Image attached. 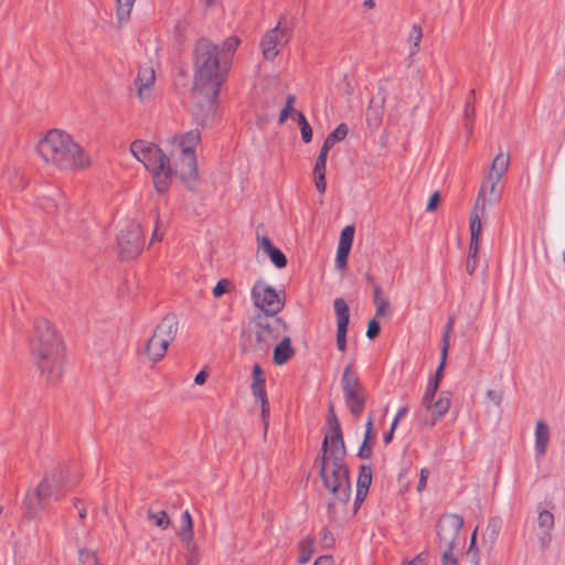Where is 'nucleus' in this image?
I'll return each instance as SVG.
<instances>
[{
	"mask_svg": "<svg viewBox=\"0 0 565 565\" xmlns=\"http://www.w3.org/2000/svg\"><path fill=\"white\" fill-rule=\"evenodd\" d=\"M228 67V55H221L218 45L207 39L199 40L194 49L193 90L218 96Z\"/></svg>",
	"mask_w": 565,
	"mask_h": 565,
	"instance_id": "f257e3e1",
	"label": "nucleus"
},
{
	"mask_svg": "<svg viewBox=\"0 0 565 565\" xmlns=\"http://www.w3.org/2000/svg\"><path fill=\"white\" fill-rule=\"evenodd\" d=\"M34 364L50 382H56L63 374L64 348L52 323L41 319L35 322L31 340Z\"/></svg>",
	"mask_w": 565,
	"mask_h": 565,
	"instance_id": "f03ea898",
	"label": "nucleus"
},
{
	"mask_svg": "<svg viewBox=\"0 0 565 565\" xmlns=\"http://www.w3.org/2000/svg\"><path fill=\"white\" fill-rule=\"evenodd\" d=\"M38 151L47 167L57 170L84 169L90 164L84 149L64 130L52 129L40 140Z\"/></svg>",
	"mask_w": 565,
	"mask_h": 565,
	"instance_id": "7ed1b4c3",
	"label": "nucleus"
},
{
	"mask_svg": "<svg viewBox=\"0 0 565 565\" xmlns=\"http://www.w3.org/2000/svg\"><path fill=\"white\" fill-rule=\"evenodd\" d=\"M201 141L199 129L190 130L171 139L172 174H177L189 189L196 184L199 171L195 157V148Z\"/></svg>",
	"mask_w": 565,
	"mask_h": 565,
	"instance_id": "20e7f679",
	"label": "nucleus"
},
{
	"mask_svg": "<svg viewBox=\"0 0 565 565\" xmlns=\"http://www.w3.org/2000/svg\"><path fill=\"white\" fill-rule=\"evenodd\" d=\"M131 154L151 172L158 192L168 191L172 177L170 159L162 150L150 142L136 140L130 145Z\"/></svg>",
	"mask_w": 565,
	"mask_h": 565,
	"instance_id": "39448f33",
	"label": "nucleus"
},
{
	"mask_svg": "<svg viewBox=\"0 0 565 565\" xmlns=\"http://www.w3.org/2000/svg\"><path fill=\"white\" fill-rule=\"evenodd\" d=\"M178 330L179 322L174 315L162 318L143 347L146 358L153 363L161 361L174 341Z\"/></svg>",
	"mask_w": 565,
	"mask_h": 565,
	"instance_id": "423d86ee",
	"label": "nucleus"
},
{
	"mask_svg": "<svg viewBox=\"0 0 565 565\" xmlns=\"http://www.w3.org/2000/svg\"><path fill=\"white\" fill-rule=\"evenodd\" d=\"M320 476L324 487L341 502L351 497L349 469L344 461L320 459Z\"/></svg>",
	"mask_w": 565,
	"mask_h": 565,
	"instance_id": "0eeeda50",
	"label": "nucleus"
},
{
	"mask_svg": "<svg viewBox=\"0 0 565 565\" xmlns=\"http://www.w3.org/2000/svg\"><path fill=\"white\" fill-rule=\"evenodd\" d=\"M280 326L278 319L273 321L267 319L256 320L247 333L249 349L257 353H266L277 341Z\"/></svg>",
	"mask_w": 565,
	"mask_h": 565,
	"instance_id": "6e6552de",
	"label": "nucleus"
},
{
	"mask_svg": "<svg viewBox=\"0 0 565 565\" xmlns=\"http://www.w3.org/2000/svg\"><path fill=\"white\" fill-rule=\"evenodd\" d=\"M142 230L135 221H126L117 235V247L124 259H131L139 255L142 249Z\"/></svg>",
	"mask_w": 565,
	"mask_h": 565,
	"instance_id": "1a4fd4ad",
	"label": "nucleus"
},
{
	"mask_svg": "<svg viewBox=\"0 0 565 565\" xmlns=\"http://www.w3.org/2000/svg\"><path fill=\"white\" fill-rule=\"evenodd\" d=\"M451 405L449 392H441L437 397L428 398L426 403L422 402V407L415 414L418 423L426 427H433L444 417Z\"/></svg>",
	"mask_w": 565,
	"mask_h": 565,
	"instance_id": "9d476101",
	"label": "nucleus"
},
{
	"mask_svg": "<svg viewBox=\"0 0 565 565\" xmlns=\"http://www.w3.org/2000/svg\"><path fill=\"white\" fill-rule=\"evenodd\" d=\"M254 305L266 315L275 316L284 307V301L275 288L263 280H257L252 289Z\"/></svg>",
	"mask_w": 565,
	"mask_h": 565,
	"instance_id": "9b49d317",
	"label": "nucleus"
},
{
	"mask_svg": "<svg viewBox=\"0 0 565 565\" xmlns=\"http://www.w3.org/2000/svg\"><path fill=\"white\" fill-rule=\"evenodd\" d=\"M463 519L458 514H446L437 523V537L439 548H455L459 532L463 526Z\"/></svg>",
	"mask_w": 565,
	"mask_h": 565,
	"instance_id": "f8f14e48",
	"label": "nucleus"
},
{
	"mask_svg": "<svg viewBox=\"0 0 565 565\" xmlns=\"http://www.w3.org/2000/svg\"><path fill=\"white\" fill-rule=\"evenodd\" d=\"M289 39V29L279 21L275 28L265 33L260 42L264 58L268 61L274 60L280 53V47L286 44Z\"/></svg>",
	"mask_w": 565,
	"mask_h": 565,
	"instance_id": "ddd939ff",
	"label": "nucleus"
},
{
	"mask_svg": "<svg viewBox=\"0 0 565 565\" xmlns=\"http://www.w3.org/2000/svg\"><path fill=\"white\" fill-rule=\"evenodd\" d=\"M498 184L499 182H491L484 179L480 185L470 217L477 215L481 221L482 217H486V206L494 205L500 201L501 192L498 190Z\"/></svg>",
	"mask_w": 565,
	"mask_h": 565,
	"instance_id": "4468645a",
	"label": "nucleus"
},
{
	"mask_svg": "<svg viewBox=\"0 0 565 565\" xmlns=\"http://www.w3.org/2000/svg\"><path fill=\"white\" fill-rule=\"evenodd\" d=\"M322 457L331 461H344L347 455L341 427L337 425L335 429H329L322 443Z\"/></svg>",
	"mask_w": 565,
	"mask_h": 565,
	"instance_id": "2eb2a0df",
	"label": "nucleus"
},
{
	"mask_svg": "<svg viewBox=\"0 0 565 565\" xmlns=\"http://www.w3.org/2000/svg\"><path fill=\"white\" fill-rule=\"evenodd\" d=\"M195 105L193 106V116L201 126L207 125L216 113L215 100L217 96H210L205 92H194Z\"/></svg>",
	"mask_w": 565,
	"mask_h": 565,
	"instance_id": "dca6fc26",
	"label": "nucleus"
},
{
	"mask_svg": "<svg viewBox=\"0 0 565 565\" xmlns=\"http://www.w3.org/2000/svg\"><path fill=\"white\" fill-rule=\"evenodd\" d=\"M41 483L49 484L46 490L53 491L51 500H58L76 483L75 478H70L64 470L55 469L45 476Z\"/></svg>",
	"mask_w": 565,
	"mask_h": 565,
	"instance_id": "f3484780",
	"label": "nucleus"
},
{
	"mask_svg": "<svg viewBox=\"0 0 565 565\" xmlns=\"http://www.w3.org/2000/svg\"><path fill=\"white\" fill-rule=\"evenodd\" d=\"M49 484L40 483L35 489L29 491L25 495L24 507L25 513L29 518H34L42 511L51 501L53 491L46 490Z\"/></svg>",
	"mask_w": 565,
	"mask_h": 565,
	"instance_id": "a211bd4d",
	"label": "nucleus"
},
{
	"mask_svg": "<svg viewBox=\"0 0 565 565\" xmlns=\"http://www.w3.org/2000/svg\"><path fill=\"white\" fill-rule=\"evenodd\" d=\"M333 308L337 316V347L343 352L347 348V331L350 320L349 306L343 298H337L333 301Z\"/></svg>",
	"mask_w": 565,
	"mask_h": 565,
	"instance_id": "6ab92c4d",
	"label": "nucleus"
},
{
	"mask_svg": "<svg viewBox=\"0 0 565 565\" xmlns=\"http://www.w3.org/2000/svg\"><path fill=\"white\" fill-rule=\"evenodd\" d=\"M154 81L156 74L153 66L143 65L139 68L135 85L137 87L138 97L141 102L150 99Z\"/></svg>",
	"mask_w": 565,
	"mask_h": 565,
	"instance_id": "aec40b11",
	"label": "nucleus"
},
{
	"mask_svg": "<svg viewBox=\"0 0 565 565\" xmlns=\"http://www.w3.org/2000/svg\"><path fill=\"white\" fill-rule=\"evenodd\" d=\"M256 241L257 250L268 256L275 267H286L287 258L285 254L271 243L268 236L257 233Z\"/></svg>",
	"mask_w": 565,
	"mask_h": 565,
	"instance_id": "412c9836",
	"label": "nucleus"
},
{
	"mask_svg": "<svg viewBox=\"0 0 565 565\" xmlns=\"http://www.w3.org/2000/svg\"><path fill=\"white\" fill-rule=\"evenodd\" d=\"M177 535L182 542L184 548L193 550V545H196L194 542L193 520L188 510H185L181 515L180 526L177 530Z\"/></svg>",
	"mask_w": 565,
	"mask_h": 565,
	"instance_id": "4be33fe9",
	"label": "nucleus"
},
{
	"mask_svg": "<svg viewBox=\"0 0 565 565\" xmlns=\"http://www.w3.org/2000/svg\"><path fill=\"white\" fill-rule=\"evenodd\" d=\"M510 166V156L507 152H500L493 159L486 179L491 182H500L507 173Z\"/></svg>",
	"mask_w": 565,
	"mask_h": 565,
	"instance_id": "5701e85b",
	"label": "nucleus"
},
{
	"mask_svg": "<svg viewBox=\"0 0 565 565\" xmlns=\"http://www.w3.org/2000/svg\"><path fill=\"white\" fill-rule=\"evenodd\" d=\"M252 393L256 403L260 405V418L266 433L269 425V403L265 384L252 383Z\"/></svg>",
	"mask_w": 565,
	"mask_h": 565,
	"instance_id": "b1692460",
	"label": "nucleus"
},
{
	"mask_svg": "<svg viewBox=\"0 0 565 565\" xmlns=\"http://www.w3.org/2000/svg\"><path fill=\"white\" fill-rule=\"evenodd\" d=\"M470 244L468 252V259H478L479 241L482 233V221L477 215L470 217Z\"/></svg>",
	"mask_w": 565,
	"mask_h": 565,
	"instance_id": "393cba45",
	"label": "nucleus"
},
{
	"mask_svg": "<svg viewBox=\"0 0 565 565\" xmlns=\"http://www.w3.org/2000/svg\"><path fill=\"white\" fill-rule=\"evenodd\" d=\"M343 396L351 414L355 417L360 416L364 409L366 401L364 388H361L355 392L344 393Z\"/></svg>",
	"mask_w": 565,
	"mask_h": 565,
	"instance_id": "a878e982",
	"label": "nucleus"
},
{
	"mask_svg": "<svg viewBox=\"0 0 565 565\" xmlns=\"http://www.w3.org/2000/svg\"><path fill=\"white\" fill-rule=\"evenodd\" d=\"M550 441L548 425L542 420L536 423L535 427V450L540 456L546 452Z\"/></svg>",
	"mask_w": 565,
	"mask_h": 565,
	"instance_id": "bb28decb",
	"label": "nucleus"
},
{
	"mask_svg": "<svg viewBox=\"0 0 565 565\" xmlns=\"http://www.w3.org/2000/svg\"><path fill=\"white\" fill-rule=\"evenodd\" d=\"M295 351L291 347L289 338H284L274 349V363L276 365H284L292 355Z\"/></svg>",
	"mask_w": 565,
	"mask_h": 565,
	"instance_id": "cd10ccee",
	"label": "nucleus"
},
{
	"mask_svg": "<svg viewBox=\"0 0 565 565\" xmlns=\"http://www.w3.org/2000/svg\"><path fill=\"white\" fill-rule=\"evenodd\" d=\"M373 302L376 316L386 317L391 313V302L380 286H374L373 288Z\"/></svg>",
	"mask_w": 565,
	"mask_h": 565,
	"instance_id": "c85d7f7f",
	"label": "nucleus"
},
{
	"mask_svg": "<svg viewBox=\"0 0 565 565\" xmlns=\"http://www.w3.org/2000/svg\"><path fill=\"white\" fill-rule=\"evenodd\" d=\"M341 385L343 394L348 392H355L363 388L358 375L353 372L351 364L347 365L344 369L341 379Z\"/></svg>",
	"mask_w": 565,
	"mask_h": 565,
	"instance_id": "c756f323",
	"label": "nucleus"
},
{
	"mask_svg": "<svg viewBox=\"0 0 565 565\" xmlns=\"http://www.w3.org/2000/svg\"><path fill=\"white\" fill-rule=\"evenodd\" d=\"M348 126L340 124L331 134L326 138L320 151L329 153V150L334 146L335 142L342 141L348 135Z\"/></svg>",
	"mask_w": 565,
	"mask_h": 565,
	"instance_id": "7c9ffc66",
	"label": "nucleus"
},
{
	"mask_svg": "<svg viewBox=\"0 0 565 565\" xmlns=\"http://www.w3.org/2000/svg\"><path fill=\"white\" fill-rule=\"evenodd\" d=\"M147 520L161 530H167L171 524L168 513L163 510L153 511L149 509L147 511Z\"/></svg>",
	"mask_w": 565,
	"mask_h": 565,
	"instance_id": "2f4dec72",
	"label": "nucleus"
},
{
	"mask_svg": "<svg viewBox=\"0 0 565 565\" xmlns=\"http://www.w3.org/2000/svg\"><path fill=\"white\" fill-rule=\"evenodd\" d=\"M315 552V540L312 537H305L299 543V564H306L310 561Z\"/></svg>",
	"mask_w": 565,
	"mask_h": 565,
	"instance_id": "473e14b6",
	"label": "nucleus"
},
{
	"mask_svg": "<svg viewBox=\"0 0 565 565\" xmlns=\"http://www.w3.org/2000/svg\"><path fill=\"white\" fill-rule=\"evenodd\" d=\"M135 0H116V15L119 24H125L131 13Z\"/></svg>",
	"mask_w": 565,
	"mask_h": 565,
	"instance_id": "72a5a7b5",
	"label": "nucleus"
},
{
	"mask_svg": "<svg viewBox=\"0 0 565 565\" xmlns=\"http://www.w3.org/2000/svg\"><path fill=\"white\" fill-rule=\"evenodd\" d=\"M423 39V30L419 25L414 24L408 35L409 55L417 54L420 50V42Z\"/></svg>",
	"mask_w": 565,
	"mask_h": 565,
	"instance_id": "f704fd0d",
	"label": "nucleus"
},
{
	"mask_svg": "<svg viewBox=\"0 0 565 565\" xmlns=\"http://www.w3.org/2000/svg\"><path fill=\"white\" fill-rule=\"evenodd\" d=\"M537 525L544 536H550V533L554 527V515L547 510L540 511L537 515Z\"/></svg>",
	"mask_w": 565,
	"mask_h": 565,
	"instance_id": "c9c22d12",
	"label": "nucleus"
},
{
	"mask_svg": "<svg viewBox=\"0 0 565 565\" xmlns=\"http://www.w3.org/2000/svg\"><path fill=\"white\" fill-rule=\"evenodd\" d=\"M295 100H296L295 95L287 96L286 105H285L284 109L280 111V115L278 118V122L280 125H282L289 116L296 120L297 114H301L300 111L295 109V107H294Z\"/></svg>",
	"mask_w": 565,
	"mask_h": 565,
	"instance_id": "e433bc0d",
	"label": "nucleus"
},
{
	"mask_svg": "<svg viewBox=\"0 0 565 565\" xmlns=\"http://www.w3.org/2000/svg\"><path fill=\"white\" fill-rule=\"evenodd\" d=\"M371 482H372L371 467L362 466L360 469L359 477H358L356 489H362V490L369 491Z\"/></svg>",
	"mask_w": 565,
	"mask_h": 565,
	"instance_id": "4c0bfd02",
	"label": "nucleus"
},
{
	"mask_svg": "<svg viewBox=\"0 0 565 565\" xmlns=\"http://www.w3.org/2000/svg\"><path fill=\"white\" fill-rule=\"evenodd\" d=\"M297 122L301 131L303 142L309 143L312 139V129L303 114H297Z\"/></svg>",
	"mask_w": 565,
	"mask_h": 565,
	"instance_id": "58836bf2",
	"label": "nucleus"
},
{
	"mask_svg": "<svg viewBox=\"0 0 565 565\" xmlns=\"http://www.w3.org/2000/svg\"><path fill=\"white\" fill-rule=\"evenodd\" d=\"M353 238H354V226L348 225L341 231L338 246L351 249Z\"/></svg>",
	"mask_w": 565,
	"mask_h": 565,
	"instance_id": "ea45409f",
	"label": "nucleus"
},
{
	"mask_svg": "<svg viewBox=\"0 0 565 565\" xmlns=\"http://www.w3.org/2000/svg\"><path fill=\"white\" fill-rule=\"evenodd\" d=\"M79 565H98L96 553L85 547H78Z\"/></svg>",
	"mask_w": 565,
	"mask_h": 565,
	"instance_id": "a19ab883",
	"label": "nucleus"
},
{
	"mask_svg": "<svg viewBox=\"0 0 565 565\" xmlns=\"http://www.w3.org/2000/svg\"><path fill=\"white\" fill-rule=\"evenodd\" d=\"M447 355H448V344L445 343V345H441L440 363L435 372L434 377L431 379L433 381H437L438 383H440V381L444 376V369L446 365Z\"/></svg>",
	"mask_w": 565,
	"mask_h": 565,
	"instance_id": "79ce46f5",
	"label": "nucleus"
},
{
	"mask_svg": "<svg viewBox=\"0 0 565 565\" xmlns=\"http://www.w3.org/2000/svg\"><path fill=\"white\" fill-rule=\"evenodd\" d=\"M350 250L351 249H349V248L338 246L337 256H335V268L337 269H339V270L345 269Z\"/></svg>",
	"mask_w": 565,
	"mask_h": 565,
	"instance_id": "37998d69",
	"label": "nucleus"
},
{
	"mask_svg": "<svg viewBox=\"0 0 565 565\" xmlns=\"http://www.w3.org/2000/svg\"><path fill=\"white\" fill-rule=\"evenodd\" d=\"M501 522L499 519L492 518L489 520L488 526L486 529V535H488L491 542H494L500 532Z\"/></svg>",
	"mask_w": 565,
	"mask_h": 565,
	"instance_id": "c03bdc74",
	"label": "nucleus"
},
{
	"mask_svg": "<svg viewBox=\"0 0 565 565\" xmlns=\"http://www.w3.org/2000/svg\"><path fill=\"white\" fill-rule=\"evenodd\" d=\"M239 40L237 38H228L220 47L221 55L227 54L228 62L231 61L232 53L237 49Z\"/></svg>",
	"mask_w": 565,
	"mask_h": 565,
	"instance_id": "a18cd8bd",
	"label": "nucleus"
},
{
	"mask_svg": "<svg viewBox=\"0 0 565 565\" xmlns=\"http://www.w3.org/2000/svg\"><path fill=\"white\" fill-rule=\"evenodd\" d=\"M328 153L320 151L313 168V175H326Z\"/></svg>",
	"mask_w": 565,
	"mask_h": 565,
	"instance_id": "49530a36",
	"label": "nucleus"
},
{
	"mask_svg": "<svg viewBox=\"0 0 565 565\" xmlns=\"http://www.w3.org/2000/svg\"><path fill=\"white\" fill-rule=\"evenodd\" d=\"M465 127L469 134L472 132V122L475 117V107L470 102H467L463 109Z\"/></svg>",
	"mask_w": 565,
	"mask_h": 565,
	"instance_id": "de8ad7c7",
	"label": "nucleus"
},
{
	"mask_svg": "<svg viewBox=\"0 0 565 565\" xmlns=\"http://www.w3.org/2000/svg\"><path fill=\"white\" fill-rule=\"evenodd\" d=\"M439 384L437 381L429 380L422 397L423 403H426L428 398L436 397V393L439 388Z\"/></svg>",
	"mask_w": 565,
	"mask_h": 565,
	"instance_id": "09e8293b",
	"label": "nucleus"
},
{
	"mask_svg": "<svg viewBox=\"0 0 565 565\" xmlns=\"http://www.w3.org/2000/svg\"><path fill=\"white\" fill-rule=\"evenodd\" d=\"M486 397L494 406L500 407L503 401V392L501 390H488Z\"/></svg>",
	"mask_w": 565,
	"mask_h": 565,
	"instance_id": "8fccbe9b",
	"label": "nucleus"
},
{
	"mask_svg": "<svg viewBox=\"0 0 565 565\" xmlns=\"http://www.w3.org/2000/svg\"><path fill=\"white\" fill-rule=\"evenodd\" d=\"M186 551V564L185 565H198L201 559V554L198 545H193V550L185 548Z\"/></svg>",
	"mask_w": 565,
	"mask_h": 565,
	"instance_id": "3c124183",
	"label": "nucleus"
},
{
	"mask_svg": "<svg viewBox=\"0 0 565 565\" xmlns=\"http://www.w3.org/2000/svg\"><path fill=\"white\" fill-rule=\"evenodd\" d=\"M231 281L227 279H221L213 288V296L220 298L230 290Z\"/></svg>",
	"mask_w": 565,
	"mask_h": 565,
	"instance_id": "603ef678",
	"label": "nucleus"
},
{
	"mask_svg": "<svg viewBox=\"0 0 565 565\" xmlns=\"http://www.w3.org/2000/svg\"><path fill=\"white\" fill-rule=\"evenodd\" d=\"M455 548H443V557L441 563L443 565H457V558L454 555Z\"/></svg>",
	"mask_w": 565,
	"mask_h": 565,
	"instance_id": "864d4df0",
	"label": "nucleus"
},
{
	"mask_svg": "<svg viewBox=\"0 0 565 565\" xmlns=\"http://www.w3.org/2000/svg\"><path fill=\"white\" fill-rule=\"evenodd\" d=\"M380 330V323L376 320L372 319L367 323L366 337L369 339H374L379 335Z\"/></svg>",
	"mask_w": 565,
	"mask_h": 565,
	"instance_id": "5fc2aeb1",
	"label": "nucleus"
},
{
	"mask_svg": "<svg viewBox=\"0 0 565 565\" xmlns=\"http://www.w3.org/2000/svg\"><path fill=\"white\" fill-rule=\"evenodd\" d=\"M375 438L373 434V417L369 416L366 424H365V434H364V440L363 443L370 444Z\"/></svg>",
	"mask_w": 565,
	"mask_h": 565,
	"instance_id": "6e6d98bb",
	"label": "nucleus"
},
{
	"mask_svg": "<svg viewBox=\"0 0 565 565\" xmlns=\"http://www.w3.org/2000/svg\"><path fill=\"white\" fill-rule=\"evenodd\" d=\"M403 565H427V553H419L414 558L404 562Z\"/></svg>",
	"mask_w": 565,
	"mask_h": 565,
	"instance_id": "4d7b16f0",
	"label": "nucleus"
},
{
	"mask_svg": "<svg viewBox=\"0 0 565 565\" xmlns=\"http://www.w3.org/2000/svg\"><path fill=\"white\" fill-rule=\"evenodd\" d=\"M253 383L265 384L264 373L258 364L253 367Z\"/></svg>",
	"mask_w": 565,
	"mask_h": 565,
	"instance_id": "13d9d810",
	"label": "nucleus"
},
{
	"mask_svg": "<svg viewBox=\"0 0 565 565\" xmlns=\"http://www.w3.org/2000/svg\"><path fill=\"white\" fill-rule=\"evenodd\" d=\"M428 477H429V470L427 468H423L420 470V477H419V481H418V486H417L418 492H422L426 488Z\"/></svg>",
	"mask_w": 565,
	"mask_h": 565,
	"instance_id": "bf43d9fd",
	"label": "nucleus"
},
{
	"mask_svg": "<svg viewBox=\"0 0 565 565\" xmlns=\"http://www.w3.org/2000/svg\"><path fill=\"white\" fill-rule=\"evenodd\" d=\"M454 322H455V318L454 317H449L448 322L446 324V330H445V333H444V337H443V345H445V343H447L448 347L450 345V339L449 338H450V332H451Z\"/></svg>",
	"mask_w": 565,
	"mask_h": 565,
	"instance_id": "052dcab7",
	"label": "nucleus"
},
{
	"mask_svg": "<svg viewBox=\"0 0 565 565\" xmlns=\"http://www.w3.org/2000/svg\"><path fill=\"white\" fill-rule=\"evenodd\" d=\"M315 185L319 193L323 194L327 189L326 175H313Z\"/></svg>",
	"mask_w": 565,
	"mask_h": 565,
	"instance_id": "680f3d73",
	"label": "nucleus"
},
{
	"mask_svg": "<svg viewBox=\"0 0 565 565\" xmlns=\"http://www.w3.org/2000/svg\"><path fill=\"white\" fill-rule=\"evenodd\" d=\"M439 200H440L439 193L438 192L433 193L430 199H429V201H428V203H427L426 210L428 212L435 211Z\"/></svg>",
	"mask_w": 565,
	"mask_h": 565,
	"instance_id": "e2e57ef3",
	"label": "nucleus"
},
{
	"mask_svg": "<svg viewBox=\"0 0 565 565\" xmlns=\"http://www.w3.org/2000/svg\"><path fill=\"white\" fill-rule=\"evenodd\" d=\"M372 455V447L369 444L363 443L359 449V457L362 459H367Z\"/></svg>",
	"mask_w": 565,
	"mask_h": 565,
	"instance_id": "0e129e2a",
	"label": "nucleus"
},
{
	"mask_svg": "<svg viewBox=\"0 0 565 565\" xmlns=\"http://www.w3.org/2000/svg\"><path fill=\"white\" fill-rule=\"evenodd\" d=\"M407 412H408V406H403L397 411V413L393 419V423H392L393 429H395L397 427L399 420L406 415Z\"/></svg>",
	"mask_w": 565,
	"mask_h": 565,
	"instance_id": "69168bd1",
	"label": "nucleus"
},
{
	"mask_svg": "<svg viewBox=\"0 0 565 565\" xmlns=\"http://www.w3.org/2000/svg\"><path fill=\"white\" fill-rule=\"evenodd\" d=\"M329 412H330V428L329 429H335L337 428V425H340L339 424V420L335 416V413H334V408L332 405H330L329 407Z\"/></svg>",
	"mask_w": 565,
	"mask_h": 565,
	"instance_id": "338daca9",
	"label": "nucleus"
},
{
	"mask_svg": "<svg viewBox=\"0 0 565 565\" xmlns=\"http://www.w3.org/2000/svg\"><path fill=\"white\" fill-rule=\"evenodd\" d=\"M207 373L205 371L199 372L194 377V383L196 385H203L206 382Z\"/></svg>",
	"mask_w": 565,
	"mask_h": 565,
	"instance_id": "774afa93",
	"label": "nucleus"
}]
</instances>
